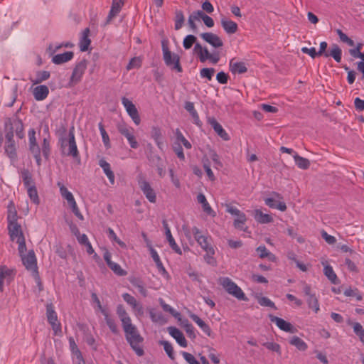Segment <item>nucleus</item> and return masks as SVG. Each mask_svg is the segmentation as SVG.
Segmentation results:
<instances>
[{"label": "nucleus", "instance_id": "nucleus-1", "mask_svg": "<svg viewBox=\"0 0 364 364\" xmlns=\"http://www.w3.org/2000/svg\"><path fill=\"white\" fill-rule=\"evenodd\" d=\"M7 208L8 230L10 239L12 241H15L21 237H24L21 226L17 221L18 215L14 203L10 201Z\"/></svg>", "mask_w": 364, "mask_h": 364}, {"label": "nucleus", "instance_id": "nucleus-2", "mask_svg": "<svg viewBox=\"0 0 364 364\" xmlns=\"http://www.w3.org/2000/svg\"><path fill=\"white\" fill-rule=\"evenodd\" d=\"M122 328L125 333L127 341L136 353L139 356H141L144 354V350L141 348V343L143 342L144 339L139 333L136 327L130 321L123 325Z\"/></svg>", "mask_w": 364, "mask_h": 364}, {"label": "nucleus", "instance_id": "nucleus-3", "mask_svg": "<svg viewBox=\"0 0 364 364\" xmlns=\"http://www.w3.org/2000/svg\"><path fill=\"white\" fill-rule=\"evenodd\" d=\"M28 146L29 151H36L38 150H42V154L46 159H48L50 154V142L47 138H44L43 139V142L41 144V149L37 143V139L36 137V131L34 129H30L28 132Z\"/></svg>", "mask_w": 364, "mask_h": 364}, {"label": "nucleus", "instance_id": "nucleus-4", "mask_svg": "<svg viewBox=\"0 0 364 364\" xmlns=\"http://www.w3.org/2000/svg\"><path fill=\"white\" fill-rule=\"evenodd\" d=\"M60 141L62 152L64 155L71 156L73 158L78 156L79 152L75 142L73 128L70 130L68 137L61 138Z\"/></svg>", "mask_w": 364, "mask_h": 364}, {"label": "nucleus", "instance_id": "nucleus-5", "mask_svg": "<svg viewBox=\"0 0 364 364\" xmlns=\"http://www.w3.org/2000/svg\"><path fill=\"white\" fill-rule=\"evenodd\" d=\"M193 51L201 63L209 60L211 63L216 64L220 59L219 52L210 53L206 47H203L200 43H196Z\"/></svg>", "mask_w": 364, "mask_h": 364}, {"label": "nucleus", "instance_id": "nucleus-6", "mask_svg": "<svg viewBox=\"0 0 364 364\" xmlns=\"http://www.w3.org/2000/svg\"><path fill=\"white\" fill-rule=\"evenodd\" d=\"M162 50L164 60L166 65L178 73L182 72L179 56L177 54L172 53L164 42L162 43Z\"/></svg>", "mask_w": 364, "mask_h": 364}, {"label": "nucleus", "instance_id": "nucleus-7", "mask_svg": "<svg viewBox=\"0 0 364 364\" xmlns=\"http://www.w3.org/2000/svg\"><path fill=\"white\" fill-rule=\"evenodd\" d=\"M220 284L227 291V292L237 299L246 301L247 298L241 289L234 282L228 277H223L220 279Z\"/></svg>", "mask_w": 364, "mask_h": 364}, {"label": "nucleus", "instance_id": "nucleus-8", "mask_svg": "<svg viewBox=\"0 0 364 364\" xmlns=\"http://www.w3.org/2000/svg\"><path fill=\"white\" fill-rule=\"evenodd\" d=\"M226 211L230 214L235 216L233 225L236 229L242 231L247 230V228L245 226V224L247 221V217L244 213L241 212L237 208L228 204L226 205Z\"/></svg>", "mask_w": 364, "mask_h": 364}, {"label": "nucleus", "instance_id": "nucleus-9", "mask_svg": "<svg viewBox=\"0 0 364 364\" xmlns=\"http://www.w3.org/2000/svg\"><path fill=\"white\" fill-rule=\"evenodd\" d=\"M21 259L26 269L29 271L36 281H39V276L36 263V258L33 251L21 256Z\"/></svg>", "mask_w": 364, "mask_h": 364}, {"label": "nucleus", "instance_id": "nucleus-10", "mask_svg": "<svg viewBox=\"0 0 364 364\" xmlns=\"http://www.w3.org/2000/svg\"><path fill=\"white\" fill-rule=\"evenodd\" d=\"M117 130L127 139L132 149H137L139 147V143L137 142L134 136V128L127 125L124 123H120L117 125Z\"/></svg>", "mask_w": 364, "mask_h": 364}, {"label": "nucleus", "instance_id": "nucleus-11", "mask_svg": "<svg viewBox=\"0 0 364 364\" xmlns=\"http://www.w3.org/2000/svg\"><path fill=\"white\" fill-rule=\"evenodd\" d=\"M139 188L146 196V199L152 203L156 201V194L154 190L151 186V184L142 176H139L137 178Z\"/></svg>", "mask_w": 364, "mask_h": 364}, {"label": "nucleus", "instance_id": "nucleus-12", "mask_svg": "<svg viewBox=\"0 0 364 364\" xmlns=\"http://www.w3.org/2000/svg\"><path fill=\"white\" fill-rule=\"evenodd\" d=\"M122 103L134 124L139 125L141 122V119L136 106L131 100L124 97L122 98Z\"/></svg>", "mask_w": 364, "mask_h": 364}, {"label": "nucleus", "instance_id": "nucleus-13", "mask_svg": "<svg viewBox=\"0 0 364 364\" xmlns=\"http://www.w3.org/2000/svg\"><path fill=\"white\" fill-rule=\"evenodd\" d=\"M86 68L87 62L85 60H82L76 64L73 71V74L70 77L69 82V85L70 86L77 84L81 80V78L86 70Z\"/></svg>", "mask_w": 364, "mask_h": 364}, {"label": "nucleus", "instance_id": "nucleus-14", "mask_svg": "<svg viewBox=\"0 0 364 364\" xmlns=\"http://www.w3.org/2000/svg\"><path fill=\"white\" fill-rule=\"evenodd\" d=\"M192 232L198 243L206 252L215 253L214 249L209 243L208 237L203 235L198 228L194 227Z\"/></svg>", "mask_w": 364, "mask_h": 364}, {"label": "nucleus", "instance_id": "nucleus-15", "mask_svg": "<svg viewBox=\"0 0 364 364\" xmlns=\"http://www.w3.org/2000/svg\"><path fill=\"white\" fill-rule=\"evenodd\" d=\"M14 269L5 265L0 266V292L4 291V284L10 283L14 279Z\"/></svg>", "mask_w": 364, "mask_h": 364}, {"label": "nucleus", "instance_id": "nucleus-16", "mask_svg": "<svg viewBox=\"0 0 364 364\" xmlns=\"http://www.w3.org/2000/svg\"><path fill=\"white\" fill-rule=\"evenodd\" d=\"M272 195L275 198H267L264 199L265 204L271 208H275L281 211H285L287 210V205L284 202L281 201L282 196L276 192H273Z\"/></svg>", "mask_w": 364, "mask_h": 364}, {"label": "nucleus", "instance_id": "nucleus-17", "mask_svg": "<svg viewBox=\"0 0 364 364\" xmlns=\"http://www.w3.org/2000/svg\"><path fill=\"white\" fill-rule=\"evenodd\" d=\"M123 299L132 306L136 316H141L144 314V309L142 305L139 303L136 299L128 293L122 294Z\"/></svg>", "mask_w": 364, "mask_h": 364}, {"label": "nucleus", "instance_id": "nucleus-18", "mask_svg": "<svg viewBox=\"0 0 364 364\" xmlns=\"http://www.w3.org/2000/svg\"><path fill=\"white\" fill-rule=\"evenodd\" d=\"M200 36L215 48H219L223 46L222 39L216 34L207 32L200 33Z\"/></svg>", "mask_w": 364, "mask_h": 364}, {"label": "nucleus", "instance_id": "nucleus-19", "mask_svg": "<svg viewBox=\"0 0 364 364\" xmlns=\"http://www.w3.org/2000/svg\"><path fill=\"white\" fill-rule=\"evenodd\" d=\"M269 319L272 323H274L279 328L285 332L295 333L296 331L289 322L286 321L283 318L269 315Z\"/></svg>", "mask_w": 364, "mask_h": 364}, {"label": "nucleus", "instance_id": "nucleus-20", "mask_svg": "<svg viewBox=\"0 0 364 364\" xmlns=\"http://www.w3.org/2000/svg\"><path fill=\"white\" fill-rule=\"evenodd\" d=\"M163 226L165 229V235L166 237V240L170 245V247L172 248V250L176 252V253L181 255V250L180 247L178 246V245L176 243L174 238L173 237L170 228L168 227V225L166 220H163L162 222Z\"/></svg>", "mask_w": 364, "mask_h": 364}, {"label": "nucleus", "instance_id": "nucleus-21", "mask_svg": "<svg viewBox=\"0 0 364 364\" xmlns=\"http://www.w3.org/2000/svg\"><path fill=\"white\" fill-rule=\"evenodd\" d=\"M168 331L169 334L176 339V342L183 348H186L188 345L187 341L186 340L183 333L176 327H168Z\"/></svg>", "mask_w": 364, "mask_h": 364}, {"label": "nucleus", "instance_id": "nucleus-22", "mask_svg": "<svg viewBox=\"0 0 364 364\" xmlns=\"http://www.w3.org/2000/svg\"><path fill=\"white\" fill-rule=\"evenodd\" d=\"M17 146L15 141H6L4 145V152L11 160L16 161L17 159Z\"/></svg>", "mask_w": 364, "mask_h": 364}, {"label": "nucleus", "instance_id": "nucleus-23", "mask_svg": "<svg viewBox=\"0 0 364 364\" xmlns=\"http://www.w3.org/2000/svg\"><path fill=\"white\" fill-rule=\"evenodd\" d=\"M189 316L201 328L205 334H206L208 337L213 336L210 326L200 318L194 314H190Z\"/></svg>", "mask_w": 364, "mask_h": 364}, {"label": "nucleus", "instance_id": "nucleus-24", "mask_svg": "<svg viewBox=\"0 0 364 364\" xmlns=\"http://www.w3.org/2000/svg\"><path fill=\"white\" fill-rule=\"evenodd\" d=\"M122 4V0H113L111 9L107 17L105 25L109 23L112 18L119 13Z\"/></svg>", "mask_w": 364, "mask_h": 364}, {"label": "nucleus", "instance_id": "nucleus-25", "mask_svg": "<svg viewBox=\"0 0 364 364\" xmlns=\"http://www.w3.org/2000/svg\"><path fill=\"white\" fill-rule=\"evenodd\" d=\"M255 220L260 224L270 223L273 221V218L266 213H263L261 210L256 209L252 212Z\"/></svg>", "mask_w": 364, "mask_h": 364}, {"label": "nucleus", "instance_id": "nucleus-26", "mask_svg": "<svg viewBox=\"0 0 364 364\" xmlns=\"http://www.w3.org/2000/svg\"><path fill=\"white\" fill-rule=\"evenodd\" d=\"M49 93L48 87L46 85L36 86L33 90L34 98L38 101L45 100Z\"/></svg>", "mask_w": 364, "mask_h": 364}, {"label": "nucleus", "instance_id": "nucleus-27", "mask_svg": "<svg viewBox=\"0 0 364 364\" xmlns=\"http://www.w3.org/2000/svg\"><path fill=\"white\" fill-rule=\"evenodd\" d=\"M221 26L228 34L236 33L238 28L237 24L235 22L225 17L221 18Z\"/></svg>", "mask_w": 364, "mask_h": 364}, {"label": "nucleus", "instance_id": "nucleus-28", "mask_svg": "<svg viewBox=\"0 0 364 364\" xmlns=\"http://www.w3.org/2000/svg\"><path fill=\"white\" fill-rule=\"evenodd\" d=\"M230 70L235 74H243L247 72V68L243 62H236L234 59L230 60Z\"/></svg>", "mask_w": 364, "mask_h": 364}, {"label": "nucleus", "instance_id": "nucleus-29", "mask_svg": "<svg viewBox=\"0 0 364 364\" xmlns=\"http://www.w3.org/2000/svg\"><path fill=\"white\" fill-rule=\"evenodd\" d=\"M99 165L103 169L104 173L108 178L112 185L114 184L115 177L113 171L111 169L110 164L104 159H101L99 161Z\"/></svg>", "mask_w": 364, "mask_h": 364}, {"label": "nucleus", "instance_id": "nucleus-30", "mask_svg": "<svg viewBox=\"0 0 364 364\" xmlns=\"http://www.w3.org/2000/svg\"><path fill=\"white\" fill-rule=\"evenodd\" d=\"M90 29L88 28L83 30L79 43V47L81 51L85 52L88 50L91 41L89 38Z\"/></svg>", "mask_w": 364, "mask_h": 364}, {"label": "nucleus", "instance_id": "nucleus-31", "mask_svg": "<svg viewBox=\"0 0 364 364\" xmlns=\"http://www.w3.org/2000/svg\"><path fill=\"white\" fill-rule=\"evenodd\" d=\"M331 56L337 63L341 61L342 50L337 44H333L330 50L325 53V57L328 58Z\"/></svg>", "mask_w": 364, "mask_h": 364}, {"label": "nucleus", "instance_id": "nucleus-32", "mask_svg": "<svg viewBox=\"0 0 364 364\" xmlns=\"http://www.w3.org/2000/svg\"><path fill=\"white\" fill-rule=\"evenodd\" d=\"M73 58V53L67 51L61 54H57L53 57L52 62L56 65H60L70 60Z\"/></svg>", "mask_w": 364, "mask_h": 364}, {"label": "nucleus", "instance_id": "nucleus-33", "mask_svg": "<svg viewBox=\"0 0 364 364\" xmlns=\"http://www.w3.org/2000/svg\"><path fill=\"white\" fill-rule=\"evenodd\" d=\"M10 126L11 127V129L14 130L19 139H23L24 137V127L21 120L15 119L11 122Z\"/></svg>", "mask_w": 364, "mask_h": 364}, {"label": "nucleus", "instance_id": "nucleus-34", "mask_svg": "<svg viewBox=\"0 0 364 364\" xmlns=\"http://www.w3.org/2000/svg\"><path fill=\"white\" fill-rule=\"evenodd\" d=\"M197 201L202 205L203 210L208 215L215 216V213L206 200L203 193H199L197 196Z\"/></svg>", "mask_w": 364, "mask_h": 364}, {"label": "nucleus", "instance_id": "nucleus-35", "mask_svg": "<svg viewBox=\"0 0 364 364\" xmlns=\"http://www.w3.org/2000/svg\"><path fill=\"white\" fill-rule=\"evenodd\" d=\"M210 124L215 132L220 136L223 140L228 141L230 139L228 134L225 132V130L223 128V127L215 120L212 119L210 121Z\"/></svg>", "mask_w": 364, "mask_h": 364}, {"label": "nucleus", "instance_id": "nucleus-36", "mask_svg": "<svg viewBox=\"0 0 364 364\" xmlns=\"http://www.w3.org/2000/svg\"><path fill=\"white\" fill-rule=\"evenodd\" d=\"M151 136L155 141L159 149H162L163 142L161 141V129L157 127H153L151 131Z\"/></svg>", "mask_w": 364, "mask_h": 364}, {"label": "nucleus", "instance_id": "nucleus-37", "mask_svg": "<svg viewBox=\"0 0 364 364\" xmlns=\"http://www.w3.org/2000/svg\"><path fill=\"white\" fill-rule=\"evenodd\" d=\"M149 315L151 321L154 323L164 324L166 322L162 313L156 311L154 309H149Z\"/></svg>", "mask_w": 364, "mask_h": 364}, {"label": "nucleus", "instance_id": "nucleus-38", "mask_svg": "<svg viewBox=\"0 0 364 364\" xmlns=\"http://www.w3.org/2000/svg\"><path fill=\"white\" fill-rule=\"evenodd\" d=\"M184 108L190 113L196 124H199L200 119L197 111L194 107V104L191 102H186Z\"/></svg>", "mask_w": 364, "mask_h": 364}, {"label": "nucleus", "instance_id": "nucleus-39", "mask_svg": "<svg viewBox=\"0 0 364 364\" xmlns=\"http://www.w3.org/2000/svg\"><path fill=\"white\" fill-rule=\"evenodd\" d=\"M289 343L292 346H294L298 350L304 351L307 349V344L299 337L293 336L289 341Z\"/></svg>", "mask_w": 364, "mask_h": 364}, {"label": "nucleus", "instance_id": "nucleus-40", "mask_svg": "<svg viewBox=\"0 0 364 364\" xmlns=\"http://www.w3.org/2000/svg\"><path fill=\"white\" fill-rule=\"evenodd\" d=\"M117 314L120 318L122 326L132 321L131 318L122 305L117 306Z\"/></svg>", "mask_w": 364, "mask_h": 364}, {"label": "nucleus", "instance_id": "nucleus-41", "mask_svg": "<svg viewBox=\"0 0 364 364\" xmlns=\"http://www.w3.org/2000/svg\"><path fill=\"white\" fill-rule=\"evenodd\" d=\"M176 142L181 143L187 149H191L192 147L191 144L184 137L182 132L179 129H176L174 132Z\"/></svg>", "mask_w": 364, "mask_h": 364}, {"label": "nucleus", "instance_id": "nucleus-42", "mask_svg": "<svg viewBox=\"0 0 364 364\" xmlns=\"http://www.w3.org/2000/svg\"><path fill=\"white\" fill-rule=\"evenodd\" d=\"M46 316L48 323L54 322L58 321L57 313L54 309L53 304H47L46 305Z\"/></svg>", "mask_w": 364, "mask_h": 364}, {"label": "nucleus", "instance_id": "nucleus-43", "mask_svg": "<svg viewBox=\"0 0 364 364\" xmlns=\"http://www.w3.org/2000/svg\"><path fill=\"white\" fill-rule=\"evenodd\" d=\"M50 76V74L48 71H38L36 73V77L34 79H31V82L33 85L40 84L43 81L48 80Z\"/></svg>", "mask_w": 364, "mask_h": 364}, {"label": "nucleus", "instance_id": "nucleus-44", "mask_svg": "<svg viewBox=\"0 0 364 364\" xmlns=\"http://www.w3.org/2000/svg\"><path fill=\"white\" fill-rule=\"evenodd\" d=\"M296 164L301 169H307L310 166V161L304 157L299 156L296 153L294 155Z\"/></svg>", "mask_w": 364, "mask_h": 364}, {"label": "nucleus", "instance_id": "nucleus-45", "mask_svg": "<svg viewBox=\"0 0 364 364\" xmlns=\"http://www.w3.org/2000/svg\"><path fill=\"white\" fill-rule=\"evenodd\" d=\"M102 314L105 316V320L109 329L114 333H118L117 326L114 319L109 316V314L106 310L102 311Z\"/></svg>", "mask_w": 364, "mask_h": 364}, {"label": "nucleus", "instance_id": "nucleus-46", "mask_svg": "<svg viewBox=\"0 0 364 364\" xmlns=\"http://www.w3.org/2000/svg\"><path fill=\"white\" fill-rule=\"evenodd\" d=\"M324 274L328 279L334 284H338V278L335 274L332 267L330 265H326L323 269Z\"/></svg>", "mask_w": 364, "mask_h": 364}, {"label": "nucleus", "instance_id": "nucleus-47", "mask_svg": "<svg viewBox=\"0 0 364 364\" xmlns=\"http://www.w3.org/2000/svg\"><path fill=\"white\" fill-rule=\"evenodd\" d=\"M175 29L176 30H179L182 28L183 23H184V21H185V17H184V15H183V13L182 11L181 10H176V12H175Z\"/></svg>", "mask_w": 364, "mask_h": 364}, {"label": "nucleus", "instance_id": "nucleus-48", "mask_svg": "<svg viewBox=\"0 0 364 364\" xmlns=\"http://www.w3.org/2000/svg\"><path fill=\"white\" fill-rule=\"evenodd\" d=\"M307 303L309 308L312 309L315 313H317L319 311V304L318 301L315 296V294L310 295L307 296Z\"/></svg>", "mask_w": 364, "mask_h": 364}, {"label": "nucleus", "instance_id": "nucleus-49", "mask_svg": "<svg viewBox=\"0 0 364 364\" xmlns=\"http://www.w3.org/2000/svg\"><path fill=\"white\" fill-rule=\"evenodd\" d=\"M26 189H27L28 195L30 199L31 200V201L33 203L38 205L40 203V200L38 198V192H37L36 186H31V187L29 186L28 188H26Z\"/></svg>", "mask_w": 364, "mask_h": 364}, {"label": "nucleus", "instance_id": "nucleus-50", "mask_svg": "<svg viewBox=\"0 0 364 364\" xmlns=\"http://www.w3.org/2000/svg\"><path fill=\"white\" fill-rule=\"evenodd\" d=\"M160 345L163 346L164 350L167 353L168 356L171 359L174 360V353H173V348L172 345L166 341H161L159 342Z\"/></svg>", "mask_w": 364, "mask_h": 364}, {"label": "nucleus", "instance_id": "nucleus-51", "mask_svg": "<svg viewBox=\"0 0 364 364\" xmlns=\"http://www.w3.org/2000/svg\"><path fill=\"white\" fill-rule=\"evenodd\" d=\"M22 178L23 182L26 188H28L29 186H33L32 176L30 172L28 170H23L22 171Z\"/></svg>", "mask_w": 364, "mask_h": 364}, {"label": "nucleus", "instance_id": "nucleus-52", "mask_svg": "<svg viewBox=\"0 0 364 364\" xmlns=\"http://www.w3.org/2000/svg\"><path fill=\"white\" fill-rule=\"evenodd\" d=\"M131 283L133 286L138 289L139 293L144 296H146L147 291L144 287L142 282L138 279H133L131 280Z\"/></svg>", "mask_w": 364, "mask_h": 364}, {"label": "nucleus", "instance_id": "nucleus-53", "mask_svg": "<svg viewBox=\"0 0 364 364\" xmlns=\"http://www.w3.org/2000/svg\"><path fill=\"white\" fill-rule=\"evenodd\" d=\"M196 37L193 35H188L185 37L183 41V46L185 49H190L193 43H196Z\"/></svg>", "mask_w": 364, "mask_h": 364}, {"label": "nucleus", "instance_id": "nucleus-54", "mask_svg": "<svg viewBox=\"0 0 364 364\" xmlns=\"http://www.w3.org/2000/svg\"><path fill=\"white\" fill-rule=\"evenodd\" d=\"M336 33L339 36L340 40L348 44L349 46H354V41L350 38L346 34H345L341 29L336 30Z\"/></svg>", "mask_w": 364, "mask_h": 364}, {"label": "nucleus", "instance_id": "nucleus-55", "mask_svg": "<svg viewBox=\"0 0 364 364\" xmlns=\"http://www.w3.org/2000/svg\"><path fill=\"white\" fill-rule=\"evenodd\" d=\"M262 345L267 348L268 350H272V351H274V352H276L277 353H278L279 355L282 354V352H281V347L277 343H274V342H265V343H263Z\"/></svg>", "mask_w": 364, "mask_h": 364}, {"label": "nucleus", "instance_id": "nucleus-56", "mask_svg": "<svg viewBox=\"0 0 364 364\" xmlns=\"http://www.w3.org/2000/svg\"><path fill=\"white\" fill-rule=\"evenodd\" d=\"M107 234H108V237L109 238L112 240V241H114L116 242L121 247H126V245L124 242H122L117 236V235L115 234V232H114V230L112 229V228H108L107 230Z\"/></svg>", "mask_w": 364, "mask_h": 364}, {"label": "nucleus", "instance_id": "nucleus-57", "mask_svg": "<svg viewBox=\"0 0 364 364\" xmlns=\"http://www.w3.org/2000/svg\"><path fill=\"white\" fill-rule=\"evenodd\" d=\"M141 65V60L139 57L132 58L127 65V70H130L135 68H139Z\"/></svg>", "mask_w": 364, "mask_h": 364}, {"label": "nucleus", "instance_id": "nucleus-58", "mask_svg": "<svg viewBox=\"0 0 364 364\" xmlns=\"http://www.w3.org/2000/svg\"><path fill=\"white\" fill-rule=\"evenodd\" d=\"M99 129L100 131V134L102 135V141L106 147H109V137L105 131L103 124L100 122L98 124Z\"/></svg>", "mask_w": 364, "mask_h": 364}, {"label": "nucleus", "instance_id": "nucleus-59", "mask_svg": "<svg viewBox=\"0 0 364 364\" xmlns=\"http://www.w3.org/2000/svg\"><path fill=\"white\" fill-rule=\"evenodd\" d=\"M116 274L119 276H125L127 274V272L124 270L119 264L112 262L108 266Z\"/></svg>", "mask_w": 364, "mask_h": 364}, {"label": "nucleus", "instance_id": "nucleus-60", "mask_svg": "<svg viewBox=\"0 0 364 364\" xmlns=\"http://www.w3.org/2000/svg\"><path fill=\"white\" fill-rule=\"evenodd\" d=\"M215 73L214 68H203L200 71V77L203 78H207L208 80H211Z\"/></svg>", "mask_w": 364, "mask_h": 364}, {"label": "nucleus", "instance_id": "nucleus-61", "mask_svg": "<svg viewBox=\"0 0 364 364\" xmlns=\"http://www.w3.org/2000/svg\"><path fill=\"white\" fill-rule=\"evenodd\" d=\"M258 303L262 306H267L273 309H276L274 303L269 298L265 296L257 297Z\"/></svg>", "mask_w": 364, "mask_h": 364}, {"label": "nucleus", "instance_id": "nucleus-62", "mask_svg": "<svg viewBox=\"0 0 364 364\" xmlns=\"http://www.w3.org/2000/svg\"><path fill=\"white\" fill-rule=\"evenodd\" d=\"M355 333L358 336L360 340L364 343V328L360 323H354L353 325Z\"/></svg>", "mask_w": 364, "mask_h": 364}, {"label": "nucleus", "instance_id": "nucleus-63", "mask_svg": "<svg viewBox=\"0 0 364 364\" xmlns=\"http://www.w3.org/2000/svg\"><path fill=\"white\" fill-rule=\"evenodd\" d=\"M160 304L162 307V309L167 312H169L172 316L176 317L179 314L174 309H173L171 306L168 304H166L164 301L162 299H159Z\"/></svg>", "mask_w": 364, "mask_h": 364}, {"label": "nucleus", "instance_id": "nucleus-64", "mask_svg": "<svg viewBox=\"0 0 364 364\" xmlns=\"http://www.w3.org/2000/svg\"><path fill=\"white\" fill-rule=\"evenodd\" d=\"M182 355L188 364H200L196 358L190 353L182 352Z\"/></svg>", "mask_w": 364, "mask_h": 364}]
</instances>
